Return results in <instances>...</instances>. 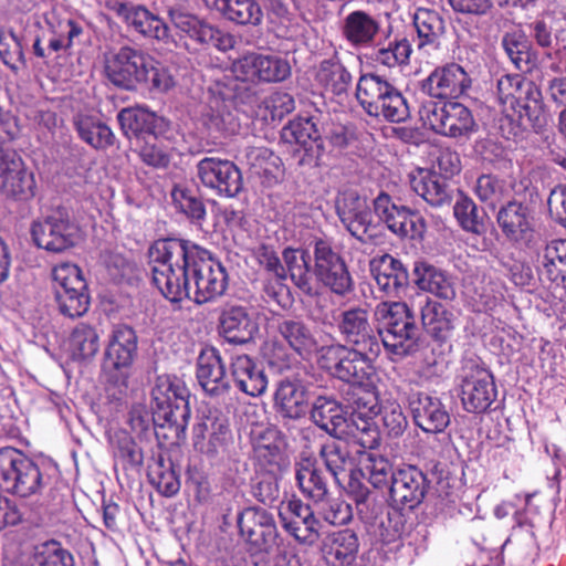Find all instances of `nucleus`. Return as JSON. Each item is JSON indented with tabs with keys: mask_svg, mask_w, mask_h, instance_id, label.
I'll return each instance as SVG.
<instances>
[{
	"mask_svg": "<svg viewBox=\"0 0 566 566\" xmlns=\"http://www.w3.org/2000/svg\"><path fill=\"white\" fill-rule=\"evenodd\" d=\"M151 282L171 303L216 301L228 289V274L210 251L181 238L156 240L148 249Z\"/></svg>",
	"mask_w": 566,
	"mask_h": 566,
	"instance_id": "1",
	"label": "nucleus"
},
{
	"mask_svg": "<svg viewBox=\"0 0 566 566\" xmlns=\"http://www.w3.org/2000/svg\"><path fill=\"white\" fill-rule=\"evenodd\" d=\"M310 249L285 248L282 264L279 255L270 245L261 244L256 249V259L261 266L285 281L287 275L293 284L305 295L317 294L314 279L323 287L338 297H346L355 290V281L348 265L331 240L315 238Z\"/></svg>",
	"mask_w": 566,
	"mask_h": 566,
	"instance_id": "2",
	"label": "nucleus"
},
{
	"mask_svg": "<svg viewBox=\"0 0 566 566\" xmlns=\"http://www.w3.org/2000/svg\"><path fill=\"white\" fill-rule=\"evenodd\" d=\"M377 329L366 308L354 306L343 311L337 329L346 346L371 350L385 349L396 356L416 354L422 345V329L415 312L405 302H381L375 308Z\"/></svg>",
	"mask_w": 566,
	"mask_h": 566,
	"instance_id": "3",
	"label": "nucleus"
},
{
	"mask_svg": "<svg viewBox=\"0 0 566 566\" xmlns=\"http://www.w3.org/2000/svg\"><path fill=\"white\" fill-rule=\"evenodd\" d=\"M105 75L113 85L129 92L145 87L163 94L177 84L170 66L130 45H123L105 57Z\"/></svg>",
	"mask_w": 566,
	"mask_h": 566,
	"instance_id": "4",
	"label": "nucleus"
},
{
	"mask_svg": "<svg viewBox=\"0 0 566 566\" xmlns=\"http://www.w3.org/2000/svg\"><path fill=\"white\" fill-rule=\"evenodd\" d=\"M150 397L156 419L168 423V433L163 434L165 440H171V444L184 441L191 417L190 391L185 381L176 375H159L154 381Z\"/></svg>",
	"mask_w": 566,
	"mask_h": 566,
	"instance_id": "5",
	"label": "nucleus"
},
{
	"mask_svg": "<svg viewBox=\"0 0 566 566\" xmlns=\"http://www.w3.org/2000/svg\"><path fill=\"white\" fill-rule=\"evenodd\" d=\"M516 198L499 208L495 219L503 237L517 248H531L535 239L534 208L539 193L530 180H522Z\"/></svg>",
	"mask_w": 566,
	"mask_h": 566,
	"instance_id": "6",
	"label": "nucleus"
},
{
	"mask_svg": "<svg viewBox=\"0 0 566 566\" xmlns=\"http://www.w3.org/2000/svg\"><path fill=\"white\" fill-rule=\"evenodd\" d=\"M356 98L369 116L395 124L405 123L410 117L408 102L400 90L377 73L360 75Z\"/></svg>",
	"mask_w": 566,
	"mask_h": 566,
	"instance_id": "7",
	"label": "nucleus"
},
{
	"mask_svg": "<svg viewBox=\"0 0 566 566\" xmlns=\"http://www.w3.org/2000/svg\"><path fill=\"white\" fill-rule=\"evenodd\" d=\"M44 486V476L38 463L17 448H0L2 492L27 499L40 494Z\"/></svg>",
	"mask_w": 566,
	"mask_h": 566,
	"instance_id": "8",
	"label": "nucleus"
},
{
	"mask_svg": "<svg viewBox=\"0 0 566 566\" xmlns=\"http://www.w3.org/2000/svg\"><path fill=\"white\" fill-rule=\"evenodd\" d=\"M138 337L135 329L119 324L112 329L102 363L105 382L122 391L128 386L133 363L137 356Z\"/></svg>",
	"mask_w": 566,
	"mask_h": 566,
	"instance_id": "9",
	"label": "nucleus"
},
{
	"mask_svg": "<svg viewBox=\"0 0 566 566\" xmlns=\"http://www.w3.org/2000/svg\"><path fill=\"white\" fill-rule=\"evenodd\" d=\"M380 352L337 343L321 348V360L334 378L348 385L361 384L374 376L373 363Z\"/></svg>",
	"mask_w": 566,
	"mask_h": 566,
	"instance_id": "10",
	"label": "nucleus"
},
{
	"mask_svg": "<svg viewBox=\"0 0 566 566\" xmlns=\"http://www.w3.org/2000/svg\"><path fill=\"white\" fill-rule=\"evenodd\" d=\"M460 399L465 411L483 413L497 397L493 374L479 359H465L461 367Z\"/></svg>",
	"mask_w": 566,
	"mask_h": 566,
	"instance_id": "11",
	"label": "nucleus"
},
{
	"mask_svg": "<svg viewBox=\"0 0 566 566\" xmlns=\"http://www.w3.org/2000/svg\"><path fill=\"white\" fill-rule=\"evenodd\" d=\"M281 136L283 140L297 145L293 151V159L298 167L319 166L325 154L319 114L298 116L283 127Z\"/></svg>",
	"mask_w": 566,
	"mask_h": 566,
	"instance_id": "12",
	"label": "nucleus"
},
{
	"mask_svg": "<svg viewBox=\"0 0 566 566\" xmlns=\"http://www.w3.org/2000/svg\"><path fill=\"white\" fill-rule=\"evenodd\" d=\"M54 298L60 313L75 318L90 307V293L82 270L72 263L56 265L52 272Z\"/></svg>",
	"mask_w": 566,
	"mask_h": 566,
	"instance_id": "13",
	"label": "nucleus"
},
{
	"mask_svg": "<svg viewBox=\"0 0 566 566\" xmlns=\"http://www.w3.org/2000/svg\"><path fill=\"white\" fill-rule=\"evenodd\" d=\"M419 115L434 133L450 138H468L476 130L471 111L458 102H427L420 107Z\"/></svg>",
	"mask_w": 566,
	"mask_h": 566,
	"instance_id": "14",
	"label": "nucleus"
},
{
	"mask_svg": "<svg viewBox=\"0 0 566 566\" xmlns=\"http://www.w3.org/2000/svg\"><path fill=\"white\" fill-rule=\"evenodd\" d=\"M78 227L64 207L52 209L33 221L31 235L36 247L49 252L61 253L73 248L78 239Z\"/></svg>",
	"mask_w": 566,
	"mask_h": 566,
	"instance_id": "15",
	"label": "nucleus"
},
{
	"mask_svg": "<svg viewBox=\"0 0 566 566\" xmlns=\"http://www.w3.org/2000/svg\"><path fill=\"white\" fill-rule=\"evenodd\" d=\"M373 210L379 221L399 238L420 241L427 232V221L418 210L400 205L385 191L374 198Z\"/></svg>",
	"mask_w": 566,
	"mask_h": 566,
	"instance_id": "16",
	"label": "nucleus"
},
{
	"mask_svg": "<svg viewBox=\"0 0 566 566\" xmlns=\"http://www.w3.org/2000/svg\"><path fill=\"white\" fill-rule=\"evenodd\" d=\"M240 536L261 553H271L282 544L273 513L260 506H248L237 516Z\"/></svg>",
	"mask_w": 566,
	"mask_h": 566,
	"instance_id": "17",
	"label": "nucleus"
},
{
	"mask_svg": "<svg viewBox=\"0 0 566 566\" xmlns=\"http://www.w3.org/2000/svg\"><path fill=\"white\" fill-rule=\"evenodd\" d=\"M260 332L256 312L238 301L226 302L219 312L218 333L232 345L252 343Z\"/></svg>",
	"mask_w": 566,
	"mask_h": 566,
	"instance_id": "18",
	"label": "nucleus"
},
{
	"mask_svg": "<svg viewBox=\"0 0 566 566\" xmlns=\"http://www.w3.org/2000/svg\"><path fill=\"white\" fill-rule=\"evenodd\" d=\"M107 8L119 18L128 29L146 39L165 44L171 41L167 23L144 4L132 1L109 0Z\"/></svg>",
	"mask_w": 566,
	"mask_h": 566,
	"instance_id": "19",
	"label": "nucleus"
},
{
	"mask_svg": "<svg viewBox=\"0 0 566 566\" xmlns=\"http://www.w3.org/2000/svg\"><path fill=\"white\" fill-rule=\"evenodd\" d=\"M196 379L206 396L224 400L232 391L231 379L227 375V361L213 346L200 352L196 361Z\"/></svg>",
	"mask_w": 566,
	"mask_h": 566,
	"instance_id": "20",
	"label": "nucleus"
},
{
	"mask_svg": "<svg viewBox=\"0 0 566 566\" xmlns=\"http://www.w3.org/2000/svg\"><path fill=\"white\" fill-rule=\"evenodd\" d=\"M200 182L218 196L234 198L243 189L242 174L231 160L219 157H205L197 164Z\"/></svg>",
	"mask_w": 566,
	"mask_h": 566,
	"instance_id": "21",
	"label": "nucleus"
},
{
	"mask_svg": "<svg viewBox=\"0 0 566 566\" xmlns=\"http://www.w3.org/2000/svg\"><path fill=\"white\" fill-rule=\"evenodd\" d=\"M0 187L17 200H28L35 195V180L27 170L22 158L12 149L0 145Z\"/></svg>",
	"mask_w": 566,
	"mask_h": 566,
	"instance_id": "22",
	"label": "nucleus"
},
{
	"mask_svg": "<svg viewBox=\"0 0 566 566\" xmlns=\"http://www.w3.org/2000/svg\"><path fill=\"white\" fill-rule=\"evenodd\" d=\"M430 488L427 474L416 465H405L397 470V476L388 491L392 507L415 510L423 500Z\"/></svg>",
	"mask_w": 566,
	"mask_h": 566,
	"instance_id": "23",
	"label": "nucleus"
},
{
	"mask_svg": "<svg viewBox=\"0 0 566 566\" xmlns=\"http://www.w3.org/2000/svg\"><path fill=\"white\" fill-rule=\"evenodd\" d=\"M472 85L469 73L458 63L436 67L421 81V91L431 97L459 98L468 94Z\"/></svg>",
	"mask_w": 566,
	"mask_h": 566,
	"instance_id": "24",
	"label": "nucleus"
},
{
	"mask_svg": "<svg viewBox=\"0 0 566 566\" xmlns=\"http://www.w3.org/2000/svg\"><path fill=\"white\" fill-rule=\"evenodd\" d=\"M406 402L415 424L426 433H441L450 424V413L439 397L410 390Z\"/></svg>",
	"mask_w": 566,
	"mask_h": 566,
	"instance_id": "25",
	"label": "nucleus"
},
{
	"mask_svg": "<svg viewBox=\"0 0 566 566\" xmlns=\"http://www.w3.org/2000/svg\"><path fill=\"white\" fill-rule=\"evenodd\" d=\"M233 73L245 80L280 83L291 75V65L277 54L250 53L233 63Z\"/></svg>",
	"mask_w": 566,
	"mask_h": 566,
	"instance_id": "26",
	"label": "nucleus"
},
{
	"mask_svg": "<svg viewBox=\"0 0 566 566\" xmlns=\"http://www.w3.org/2000/svg\"><path fill=\"white\" fill-rule=\"evenodd\" d=\"M168 17L177 29L201 44L220 51H227L234 45V39L231 34L200 20L193 14L182 11L180 8H169Z\"/></svg>",
	"mask_w": 566,
	"mask_h": 566,
	"instance_id": "27",
	"label": "nucleus"
},
{
	"mask_svg": "<svg viewBox=\"0 0 566 566\" xmlns=\"http://www.w3.org/2000/svg\"><path fill=\"white\" fill-rule=\"evenodd\" d=\"M117 120L123 135L130 140H145L148 136L163 134L167 127L164 117L139 105L120 109Z\"/></svg>",
	"mask_w": 566,
	"mask_h": 566,
	"instance_id": "28",
	"label": "nucleus"
},
{
	"mask_svg": "<svg viewBox=\"0 0 566 566\" xmlns=\"http://www.w3.org/2000/svg\"><path fill=\"white\" fill-rule=\"evenodd\" d=\"M410 188L434 208L450 206L454 189L448 179L437 172L419 168L409 175Z\"/></svg>",
	"mask_w": 566,
	"mask_h": 566,
	"instance_id": "29",
	"label": "nucleus"
},
{
	"mask_svg": "<svg viewBox=\"0 0 566 566\" xmlns=\"http://www.w3.org/2000/svg\"><path fill=\"white\" fill-rule=\"evenodd\" d=\"M292 518L280 513L284 530L290 533L300 544L313 546L321 536V522L315 517L308 504L298 499H293L287 504Z\"/></svg>",
	"mask_w": 566,
	"mask_h": 566,
	"instance_id": "30",
	"label": "nucleus"
},
{
	"mask_svg": "<svg viewBox=\"0 0 566 566\" xmlns=\"http://www.w3.org/2000/svg\"><path fill=\"white\" fill-rule=\"evenodd\" d=\"M370 271L379 290L391 297H400L405 294L411 282L405 264L390 254H385L378 261L371 262Z\"/></svg>",
	"mask_w": 566,
	"mask_h": 566,
	"instance_id": "31",
	"label": "nucleus"
},
{
	"mask_svg": "<svg viewBox=\"0 0 566 566\" xmlns=\"http://www.w3.org/2000/svg\"><path fill=\"white\" fill-rule=\"evenodd\" d=\"M336 209L342 223L349 233L360 242H365L373 222L367 199L355 191H349L338 201Z\"/></svg>",
	"mask_w": 566,
	"mask_h": 566,
	"instance_id": "32",
	"label": "nucleus"
},
{
	"mask_svg": "<svg viewBox=\"0 0 566 566\" xmlns=\"http://www.w3.org/2000/svg\"><path fill=\"white\" fill-rule=\"evenodd\" d=\"M411 282L421 291L438 298L452 301L455 298V287L447 271L434 264L419 260L413 263Z\"/></svg>",
	"mask_w": 566,
	"mask_h": 566,
	"instance_id": "33",
	"label": "nucleus"
},
{
	"mask_svg": "<svg viewBox=\"0 0 566 566\" xmlns=\"http://www.w3.org/2000/svg\"><path fill=\"white\" fill-rule=\"evenodd\" d=\"M316 427L335 439L347 436L348 419L340 402L332 396H318L310 410Z\"/></svg>",
	"mask_w": 566,
	"mask_h": 566,
	"instance_id": "34",
	"label": "nucleus"
},
{
	"mask_svg": "<svg viewBox=\"0 0 566 566\" xmlns=\"http://www.w3.org/2000/svg\"><path fill=\"white\" fill-rule=\"evenodd\" d=\"M230 373L234 386L247 396L262 395L268 387V377L262 367L247 354L230 357Z\"/></svg>",
	"mask_w": 566,
	"mask_h": 566,
	"instance_id": "35",
	"label": "nucleus"
},
{
	"mask_svg": "<svg viewBox=\"0 0 566 566\" xmlns=\"http://www.w3.org/2000/svg\"><path fill=\"white\" fill-rule=\"evenodd\" d=\"M276 332L281 339L301 357L312 355L318 346L315 333L301 316H282Z\"/></svg>",
	"mask_w": 566,
	"mask_h": 566,
	"instance_id": "36",
	"label": "nucleus"
},
{
	"mask_svg": "<svg viewBox=\"0 0 566 566\" xmlns=\"http://www.w3.org/2000/svg\"><path fill=\"white\" fill-rule=\"evenodd\" d=\"M230 438L227 420L206 418L192 428V446L196 451L208 457H216L224 449Z\"/></svg>",
	"mask_w": 566,
	"mask_h": 566,
	"instance_id": "37",
	"label": "nucleus"
},
{
	"mask_svg": "<svg viewBox=\"0 0 566 566\" xmlns=\"http://www.w3.org/2000/svg\"><path fill=\"white\" fill-rule=\"evenodd\" d=\"M295 482L303 496L313 503L324 502L331 495L328 476L311 458L295 464Z\"/></svg>",
	"mask_w": 566,
	"mask_h": 566,
	"instance_id": "38",
	"label": "nucleus"
},
{
	"mask_svg": "<svg viewBox=\"0 0 566 566\" xmlns=\"http://www.w3.org/2000/svg\"><path fill=\"white\" fill-rule=\"evenodd\" d=\"M274 401L279 413L293 420L304 417L308 409L306 388L298 379H281L277 382Z\"/></svg>",
	"mask_w": 566,
	"mask_h": 566,
	"instance_id": "39",
	"label": "nucleus"
},
{
	"mask_svg": "<svg viewBox=\"0 0 566 566\" xmlns=\"http://www.w3.org/2000/svg\"><path fill=\"white\" fill-rule=\"evenodd\" d=\"M340 30L350 45L368 48L380 31V21L364 10H355L344 18Z\"/></svg>",
	"mask_w": 566,
	"mask_h": 566,
	"instance_id": "40",
	"label": "nucleus"
},
{
	"mask_svg": "<svg viewBox=\"0 0 566 566\" xmlns=\"http://www.w3.org/2000/svg\"><path fill=\"white\" fill-rule=\"evenodd\" d=\"M422 329L436 342L446 343L454 329V315L438 301L426 298L420 307Z\"/></svg>",
	"mask_w": 566,
	"mask_h": 566,
	"instance_id": "41",
	"label": "nucleus"
},
{
	"mask_svg": "<svg viewBox=\"0 0 566 566\" xmlns=\"http://www.w3.org/2000/svg\"><path fill=\"white\" fill-rule=\"evenodd\" d=\"M542 280L566 287V239L552 240L537 256Z\"/></svg>",
	"mask_w": 566,
	"mask_h": 566,
	"instance_id": "42",
	"label": "nucleus"
},
{
	"mask_svg": "<svg viewBox=\"0 0 566 566\" xmlns=\"http://www.w3.org/2000/svg\"><path fill=\"white\" fill-rule=\"evenodd\" d=\"M359 541L357 534L345 528L329 534L323 545V553L333 566H350L357 557Z\"/></svg>",
	"mask_w": 566,
	"mask_h": 566,
	"instance_id": "43",
	"label": "nucleus"
},
{
	"mask_svg": "<svg viewBox=\"0 0 566 566\" xmlns=\"http://www.w3.org/2000/svg\"><path fill=\"white\" fill-rule=\"evenodd\" d=\"M315 80L326 92L334 96H343L348 93L353 76L339 57L334 54L329 59L321 61Z\"/></svg>",
	"mask_w": 566,
	"mask_h": 566,
	"instance_id": "44",
	"label": "nucleus"
},
{
	"mask_svg": "<svg viewBox=\"0 0 566 566\" xmlns=\"http://www.w3.org/2000/svg\"><path fill=\"white\" fill-rule=\"evenodd\" d=\"M412 22L417 31L419 49L440 46L446 33V21L438 11L419 7L412 14Z\"/></svg>",
	"mask_w": 566,
	"mask_h": 566,
	"instance_id": "45",
	"label": "nucleus"
},
{
	"mask_svg": "<svg viewBox=\"0 0 566 566\" xmlns=\"http://www.w3.org/2000/svg\"><path fill=\"white\" fill-rule=\"evenodd\" d=\"M222 17L239 25L261 24L263 11L256 0H206Z\"/></svg>",
	"mask_w": 566,
	"mask_h": 566,
	"instance_id": "46",
	"label": "nucleus"
},
{
	"mask_svg": "<svg viewBox=\"0 0 566 566\" xmlns=\"http://www.w3.org/2000/svg\"><path fill=\"white\" fill-rule=\"evenodd\" d=\"M73 125L81 140L96 150H105L116 142L111 127L94 116L76 115Z\"/></svg>",
	"mask_w": 566,
	"mask_h": 566,
	"instance_id": "47",
	"label": "nucleus"
},
{
	"mask_svg": "<svg viewBox=\"0 0 566 566\" xmlns=\"http://www.w3.org/2000/svg\"><path fill=\"white\" fill-rule=\"evenodd\" d=\"M318 457L334 482L343 485L352 460L348 446L343 439L334 438V440L324 442L319 448Z\"/></svg>",
	"mask_w": 566,
	"mask_h": 566,
	"instance_id": "48",
	"label": "nucleus"
},
{
	"mask_svg": "<svg viewBox=\"0 0 566 566\" xmlns=\"http://www.w3.org/2000/svg\"><path fill=\"white\" fill-rule=\"evenodd\" d=\"M501 45L518 71L528 73L535 67L537 57L523 31L506 32L502 36Z\"/></svg>",
	"mask_w": 566,
	"mask_h": 566,
	"instance_id": "49",
	"label": "nucleus"
},
{
	"mask_svg": "<svg viewBox=\"0 0 566 566\" xmlns=\"http://www.w3.org/2000/svg\"><path fill=\"white\" fill-rule=\"evenodd\" d=\"M284 448L283 434L277 429L270 428L260 434L254 444V453L260 463L280 470L287 463Z\"/></svg>",
	"mask_w": 566,
	"mask_h": 566,
	"instance_id": "50",
	"label": "nucleus"
},
{
	"mask_svg": "<svg viewBox=\"0 0 566 566\" xmlns=\"http://www.w3.org/2000/svg\"><path fill=\"white\" fill-rule=\"evenodd\" d=\"M147 476L157 491L166 497L176 495L180 490L179 475L172 461L163 455L154 458L148 464Z\"/></svg>",
	"mask_w": 566,
	"mask_h": 566,
	"instance_id": "51",
	"label": "nucleus"
},
{
	"mask_svg": "<svg viewBox=\"0 0 566 566\" xmlns=\"http://www.w3.org/2000/svg\"><path fill=\"white\" fill-rule=\"evenodd\" d=\"M355 415L376 416L379 411V392L371 378L361 384L349 385L344 397Z\"/></svg>",
	"mask_w": 566,
	"mask_h": 566,
	"instance_id": "52",
	"label": "nucleus"
},
{
	"mask_svg": "<svg viewBox=\"0 0 566 566\" xmlns=\"http://www.w3.org/2000/svg\"><path fill=\"white\" fill-rule=\"evenodd\" d=\"M99 349V335L95 327L78 323L69 338V350L73 360H86Z\"/></svg>",
	"mask_w": 566,
	"mask_h": 566,
	"instance_id": "53",
	"label": "nucleus"
},
{
	"mask_svg": "<svg viewBox=\"0 0 566 566\" xmlns=\"http://www.w3.org/2000/svg\"><path fill=\"white\" fill-rule=\"evenodd\" d=\"M128 424L137 436L147 437L149 432L154 431L159 443L170 442L165 440L164 433H168V423L158 421L155 417V410L148 411L147 407L143 403L132 406L128 412Z\"/></svg>",
	"mask_w": 566,
	"mask_h": 566,
	"instance_id": "54",
	"label": "nucleus"
},
{
	"mask_svg": "<svg viewBox=\"0 0 566 566\" xmlns=\"http://www.w3.org/2000/svg\"><path fill=\"white\" fill-rule=\"evenodd\" d=\"M453 216L467 232L482 234L485 230V212L478 207L472 198L461 191L453 205Z\"/></svg>",
	"mask_w": 566,
	"mask_h": 566,
	"instance_id": "55",
	"label": "nucleus"
},
{
	"mask_svg": "<svg viewBox=\"0 0 566 566\" xmlns=\"http://www.w3.org/2000/svg\"><path fill=\"white\" fill-rule=\"evenodd\" d=\"M30 566H74V558L61 543L52 539L34 547Z\"/></svg>",
	"mask_w": 566,
	"mask_h": 566,
	"instance_id": "56",
	"label": "nucleus"
},
{
	"mask_svg": "<svg viewBox=\"0 0 566 566\" xmlns=\"http://www.w3.org/2000/svg\"><path fill=\"white\" fill-rule=\"evenodd\" d=\"M347 434L364 449H376L380 446V431L374 421V416H360L353 413L348 420Z\"/></svg>",
	"mask_w": 566,
	"mask_h": 566,
	"instance_id": "57",
	"label": "nucleus"
},
{
	"mask_svg": "<svg viewBox=\"0 0 566 566\" xmlns=\"http://www.w3.org/2000/svg\"><path fill=\"white\" fill-rule=\"evenodd\" d=\"M22 41V36L12 28L0 29V60L14 72L20 66H27Z\"/></svg>",
	"mask_w": 566,
	"mask_h": 566,
	"instance_id": "58",
	"label": "nucleus"
},
{
	"mask_svg": "<svg viewBox=\"0 0 566 566\" xmlns=\"http://www.w3.org/2000/svg\"><path fill=\"white\" fill-rule=\"evenodd\" d=\"M392 463L382 455L369 453L366 459L365 472L368 475L369 483L381 491H389L390 484L397 476V470Z\"/></svg>",
	"mask_w": 566,
	"mask_h": 566,
	"instance_id": "59",
	"label": "nucleus"
},
{
	"mask_svg": "<svg viewBox=\"0 0 566 566\" xmlns=\"http://www.w3.org/2000/svg\"><path fill=\"white\" fill-rule=\"evenodd\" d=\"M473 190L479 200L492 210L509 195L506 181L492 174L481 175L476 179Z\"/></svg>",
	"mask_w": 566,
	"mask_h": 566,
	"instance_id": "60",
	"label": "nucleus"
},
{
	"mask_svg": "<svg viewBox=\"0 0 566 566\" xmlns=\"http://www.w3.org/2000/svg\"><path fill=\"white\" fill-rule=\"evenodd\" d=\"M171 200L176 209L184 213L191 223L202 226L207 212L206 206L200 198L185 187L175 186L171 190Z\"/></svg>",
	"mask_w": 566,
	"mask_h": 566,
	"instance_id": "61",
	"label": "nucleus"
},
{
	"mask_svg": "<svg viewBox=\"0 0 566 566\" xmlns=\"http://www.w3.org/2000/svg\"><path fill=\"white\" fill-rule=\"evenodd\" d=\"M112 443L114 458L122 462L125 470L137 469L143 464V451L127 432L115 433Z\"/></svg>",
	"mask_w": 566,
	"mask_h": 566,
	"instance_id": "62",
	"label": "nucleus"
},
{
	"mask_svg": "<svg viewBox=\"0 0 566 566\" xmlns=\"http://www.w3.org/2000/svg\"><path fill=\"white\" fill-rule=\"evenodd\" d=\"M201 122L213 138L221 135H233L240 127L232 113L213 107H209L202 113Z\"/></svg>",
	"mask_w": 566,
	"mask_h": 566,
	"instance_id": "63",
	"label": "nucleus"
},
{
	"mask_svg": "<svg viewBox=\"0 0 566 566\" xmlns=\"http://www.w3.org/2000/svg\"><path fill=\"white\" fill-rule=\"evenodd\" d=\"M378 415H380L385 433L391 439L401 437L408 428L407 416L396 400H387L381 405Z\"/></svg>",
	"mask_w": 566,
	"mask_h": 566,
	"instance_id": "64",
	"label": "nucleus"
}]
</instances>
